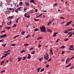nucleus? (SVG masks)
I'll return each instance as SVG.
<instances>
[{
  "instance_id": "obj_1",
  "label": "nucleus",
  "mask_w": 74,
  "mask_h": 74,
  "mask_svg": "<svg viewBox=\"0 0 74 74\" xmlns=\"http://www.w3.org/2000/svg\"><path fill=\"white\" fill-rule=\"evenodd\" d=\"M40 32H41L45 33L46 30L45 29V27L43 26L42 27L40 28Z\"/></svg>"
},
{
  "instance_id": "obj_2",
  "label": "nucleus",
  "mask_w": 74,
  "mask_h": 74,
  "mask_svg": "<svg viewBox=\"0 0 74 74\" xmlns=\"http://www.w3.org/2000/svg\"><path fill=\"white\" fill-rule=\"evenodd\" d=\"M72 32H69V33H68V35H69V37H70L72 36L73 35V34H72Z\"/></svg>"
},
{
  "instance_id": "obj_3",
  "label": "nucleus",
  "mask_w": 74,
  "mask_h": 74,
  "mask_svg": "<svg viewBox=\"0 0 74 74\" xmlns=\"http://www.w3.org/2000/svg\"><path fill=\"white\" fill-rule=\"evenodd\" d=\"M52 49V48H51V49H50V53H51V55H53V51Z\"/></svg>"
},
{
  "instance_id": "obj_4",
  "label": "nucleus",
  "mask_w": 74,
  "mask_h": 74,
  "mask_svg": "<svg viewBox=\"0 0 74 74\" xmlns=\"http://www.w3.org/2000/svg\"><path fill=\"white\" fill-rule=\"evenodd\" d=\"M49 58L47 56H44V58L46 60H48V59H49Z\"/></svg>"
},
{
  "instance_id": "obj_5",
  "label": "nucleus",
  "mask_w": 74,
  "mask_h": 74,
  "mask_svg": "<svg viewBox=\"0 0 74 74\" xmlns=\"http://www.w3.org/2000/svg\"><path fill=\"white\" fill-rule=\"evenodd\" d=\"M6 36H7V35H6V34H4V35H3L2 36H1L0 37L1 38H4Z\"/></svg>"
},
{
  "instance_id": "obj_6",
  "label": "nucleus",
  "mask_w": 74,
  "mask_h": 74,
  "mask_svg": "<svg viewBox=\"0 0 74 74\" xmlns=\"http://www.w3.org/2000/svg\"><path fill=\"white\" fill-rule=\"evenodd\" d=\"M34 2H35V1L33 0H31L30 1V3H33V4H35L36 3Z\"/></svg>"
},
{
  "instance_id": "obj_7",
  "label": "nucleus",
  "mask_w": 74,
  "mask_h": 74,
  "mask_svg": "<svg viewBox=\"0 0 74 74\" xmlns=\"http://www.w3.org/2000/svg\"><path fill=\"white\" fill-rule=\"evenodd\" d=\"M27 58L28 59H30V58H31V56L29 54H28Z\"/></svg>"
},
{
  "instance_id": "obj_8",
  "label": "nucleus",
  "mask_w": 74,
  "mask_h": 74,
  "mask_svg": "<svg viewBox=\"0 0 74 74\" xmlns=\"http://www.w3.org/2000/svg\"><path fill=\"white\" fill-rule=\"evenodd\" d=\"M47 32H50V33L52 32V31L49 29H47Z\"/></svg>"
},
{
  "instance_id": "obj_9",
  "label": "nucleus",
  "mask_w": 74,
  "mask_h": 74,
  "mask_svg": "<svg viewBox=\"0 0 74 74\" xmlns=\"http://www.w3.org/2000/svg\"><path fill=\"white\" fill-rule=\"evenodd\" d=\"M13 18H14V16H10L8 18V20H9L10 19H12Z\"/></svg>"
},
{
  "instance_id": "obj_10",
  "label": "nucleus",
  "mask_w": 74,
  "mask_h": 74,
  "mask_svg": "<svg viewBox=\"0 0 74 74\" xmlns=\"http://www.w3.org/2000/svg\"><path fill=\"white\" fill-rule=\"evenodd\" d=\"M21 60H22V58H18V62L20 61Z\"/></svg>"
},
{
  "instance_id": "obj_11",
  "label": "nucleus",
  "mask_w": 74,
  "mask_h": 74,
  "mask_svg": "<svg viewBox=\"0 0 74 74\" xmlns=\"http://www.w3.org/2000/svg\"><path fill=\"white\" fill-rule=\"evenodd\" d=\"M25 31H23L21 32V34H22V35H23L25 34Z\"/></svg>"
},
{
  "instance_id": "obj_12",
  "label": "nucleus",
  "mask_w": 74,
  "mask_h": 74,
  "mask_svg": "<svg viewBox=\"0 0 74 74\" xmlns=\"http://www.w3.org/2000/svg\"><path fill=\"white\" fill-rule=\"evenodd\" d=\"M74 58V56H73V57H72V58H71V59H70V60H69V61H68V62H69V61H71V60H72Z\"/></svg>"
},
{
  "instance_id": "obj_13",
  "label": "nucleus",
  "mask_w": 74,
  "mask_h": 74,
  "mask_svg": "<svg viewBox=\"0 0 74 74\" xmlns=\"http://www.w3.org/2000/svg\"><path fill=\"white\" fill-rule=\"evenodd\" d=\"M9 55V53H6L5 54V55H4V56H7Z\"/></svg>"
},
{
  "instance_id": "obj_14",
  "label": "nucleus",
  "mask_w": 74,
  "mask_h": 74,
  "mask_svg": "<svg viewBox=\"0 0 74 74\" xmlns=\"http://www.w3.org/2000/svg\"><path fill=\"white\" fill-rule=\"evenodd\" d=\"M72 22V21H71L67 23V25H69L71 24V23Z\"/></svg>"
},
{
  "instance_id": "obj_15",
  "label": "nucleus",
  "mask_w": 74,
  "mask_h": 74,
  "mask_svg": "<svg viewBox=\"0 0 74 74\" xmlns=\"http://www.w3.org/2000/svg\"><path fill=\"white\" fill-rule=\"evenodd\" d=\"M37 40H40V39H42V37H39L38 38H37Z\"/></svg>"
},
{
  "instance_id": "obj_16",
  "label": "nucleus",
  "mask_w": 74,
  "mask_h": 74,
  "mask_svg": "<svg viewBox=\"0 0 74 74\" xmlns=\"http://www.w3.org/2000/svg\"><path fill=\"white\" fill-rule=\"evenodd\" d=\"M38 31V28H36L35 29H34V31L35 32H37Z\"/></svg>"
},
{
  "instance_id": "obj_17",
  "label": "nucleus",
  "mask_w": 74,
  "mask_h": 74,
  "mask_svg": "<svg viewBox=\"0 0 74 74\" xmlns=\"http://www.w3.org/2000/svg\"><path fill=\"white\" fill-rule=\"evenodd\" d=\"M65 48V46H62L60 47V49H64Z\"/></svg>"
},
{
  "instance_id": "obj_18",
  "label": "nucleus",
  "mask_w": 74,
  "mask_h": 74,
  "mask_svg": "<svg viewBox=\"0 0 74 74\" xmlns=\"http://www.w3.org/2000/svg\"><path fill=\"white\" fill-rule=\"evenodd\" d=\"M26 57H23V58H22V59L23 60H25V59H26Z\"/></svg>"
},
{
  "instance_id": "obj_19",
  "label": "nucleus",
  "mask_w": 74,
  "mask_h": 74,
  "mask_svg": "<svg viewBox=\"0 0 74 74\" xmlns=\"http://www.w3.org/2000/svg\"><path fill=\"white\" fill-rule=\"evenodd\" d=\"M6 56H3V57L2 58H1L0 59V60L2 59L4 57H6Z\"/></svg>"
},
{
  "instance_id": "obj_20",
  "label": "nucleus",
  "mask_w": 74,
  "mask_h": 74,
  "mask_svg": "<svg viewBox=\"0 0 74 74\" xmlns=\"http://www.w3.org/2000/svg\"><path fill=\"white\" fill-rule=\"evenodd\" d=\"M43 58H42V57L40 58V60H39V61L40 62H41V61L42 60H43Z\"/></svg>"
},
{
  "instance_id": "obj_21",
  "label": "nucleus",
  "mask_w": 74,
  "mask_h": 74,
  "mask_svg": "<svg viewBox=\"0 0 74 74\" xmlns=\"http://www.w3.org/2000/svg\"><path fill=\"white\" fill-rule=\"evenodd\" d=\"M23 4V3L22 2H20V3H19V5H20V6L22 5V4Z\"/></svg>"
},
{
  "instance_id": "obj_22",
  "label": "nucleus",
  "mask_w": 74,
  "mask_h": 74,
  "mask_svg": "<svg viewBox=\"0 0 74 74\" xmlns=\"http://www.w3.org/2000/svg\"><path fill=\"white\" fill-rule=\"evenodd\" d=\"M19 19H20V18H17V19H16V23H18V20Z\"/></svg>"
},
{
  "instance_id": "obj_23",
  "label": "nucleus",
  "mask_w": 74,
  "mask_h": 74,
  "mask_svg": "<svg viewBox=\"0 0 74 74\" xmlns=\"http://www.w3.org/2000/svg\"><path fill=\"white\" fill-rule=\"evenodd\" d=\"M44 70V68L42 69H41V70L40 71V72H41L42 71H43Z\"/></svg>"
},
{
  "instance_id": "obj_24",
  "label": "nucleus",
  "mask_w": 74,
  "mask_h": 74,
  "mask_svg": "<svg viewBox=\"0 0 74 74\" xmlns=\"http://www.w3.org/2000/svg\"><path fill=\"white\" fill-rule=\"evenodd\" d=\"M25 52V50H22V51H21V53H23V52Z\"/></svg>"
},
{
  "instance_id": "obj_25",
  "label": "nucleus",
  "mask_w": 74,
  "mask_h": 74,
  "mask_svg": "<svg viewBox=\"0 0 74 74\" xmlns=\"http://www.w3.org/2000/svg\"><path fill=\"white\" fill-rule=\"evenodd\" d=\"M41 69V68H39L38 69V70H37V72H38L40 71V70Z\"/></svg>"
},
{
  "instance_id": "obj_26",
  "label": "nucleus",
  "mask_w": 74,
  "mask_h": 74,
  "mask_svg": "<svg viewBox=\"0 0 74 74\" xmlns=\"http://www.w3.org/2000/svg\"><path fill=\"white\" fill-rule=\"evenodd\" d=\"M16 27V24H14V25H13V27Z\"/></svg>"
},
{
  "instance_id": "obj_27",
  "label": "nucleus",
  "mask_w": 74,
  "mask_h": 74,
  "mask_svg": "<svg viewBox=\"0 0 74 74\" xmlns=\"http://www.w3.org/2000/svg\"><path fill=\"white\" fill-rule=\"evenodd\" d=\"M11 51V50H8L7 51H4V53H7V52H8L10 51Z\"/></svg>"
},
{
  "instance_id": "obj_28",
  "label": "nucleus",
  "mask_w": 74,
  "mask_h": 74,
  "mask_svg": "<svg viewBox=\"0 0 74 74\" xmlns=\"http://www.w3.org/2000/svg\"><path fill=\"white\" fill-rule=\"evenodd\" d=\"M34 21H39V20H40V19H34Z\"/></svg>"
},
{
  "instance_id": "obj_29",
  "label": "nucleus",
  "mask_w": 74,
  "mask_h": 74,
  "mask_svg": "<svg viewBox=\"0 0 74 74\" xmlns=\"http://www.w3.org/2000/svg\"><path fill=\"white\" fill-rule=\"evenodd\" d=\"M29 45L28 44H24V46H28Z\"/></svg>"
},
{
  "instance_id": "obj_30",
  "label": "nucleus",
  "mask_w": 74,
  "mask_h": 74,
  "mask_svg": "<svg viewBox=\"0 0 74 74\" xmlns=\"http://www.w3.org/2000/svg\"><path fill=\"white\" fill-rule=\"evenodd\" d=\"M69 50H71V51H73L74 50V49H71L70 48L69 49Z\"/></svg>"
},
{
  "instance_id": "obj_31",
  "label": "nucleus",
  "mask_w": 74,
  "mask_h": 74,
  "mask_svg": "<svg viewBox=\"0 0 74 74\" xmlns=\"http://www.w3.org/2000/svg\"><path fill=\"white\" fill-rule=\"evenodd\" d=\"M71 63H70V64L68 65L67 66H65V67H69V66H71Z\"/></svg>"
},
{
  "instance_id": "obj_32",
  "label": "nucleus",
  "mask_w": 74,
  "mask_h": 74,
  "mask_svg": "<svg viewBox=\"0 0 74 74\" xmlns=\"http://www.w3.org/2000/svg\"><path fill=\"white\" fill-rule=\"evenodd\" d=\"M9 61L10 62H11L12 61V58H11L9 59Z\"/></svg>"
},
{
  "instance_id": "obj_33",
  "label": "nucleus",
  "mask_w": 74,
  "mask_h": 74,
  "mask_svg": "<svg viewBox=\"0 0 74 74\" xmlns=\"http://www.w3.org/2000/svg\"><path fill=\"white\" fill-rule=\"evenodd\" d=\"M69 39L67 38H65L64 39V40L65 41H67Z\"/></svg>"
},
{
  "instance_id": "obj_34",
  "label": "nucleus",
  "mask_w": 74,
  "mask_h": 74,
  "mask_svg": "<svg viewBox=\"0 0 74 74\" xmlns=\"http://www.w3.org/2000/svg\"><path fill=\"white\" fill-rule=\"evenodd\" d=\"M42 46V45H38V48H40Z\"/></svg>"
},
{
  "instance_id": "obj_35",
  "label": "nucleus",
  "mask_w": 74,
  "mask_h": 74,
  "mask_svg": "<svg viewBox=\"0 0 74 74\" xmlns=\"http://www.w3.org/2000/svg\"><path fill=\"white\" fill-rule=\"evenodd\" d=\"M64 33L65 34H67V33H69V31H65L64 32Z\"/></svg>"
},
{
  "instance_id": "obj_36",
  "label": "nucleus",
  "mask_w": 74,
  "mask_h": 74,
  "mask_svg": "<svg viewBox=\"0 0 74 74\" xmlns=\"http://www.w3.org/2000/svg\"><path fill=\"white\" fill-rule=\"evenodd\" d=\"M4 62H5L4 61H2L1 62V65Z\"/></svg>"
},
{
  "instance_id": "obj_37",
  "label": "nucleus",
  "mask_w": 74,
  "mask_h": 74,
  "mask_svg": "<svg viewBox=\"0 0 74 74\" xmlns=\"http://www.w3.org/2000/svg\"><path fill=\"white\" fill-rule=\"evenodd\" d=\"M51 60H52V58H50V59H49V60H48V61H47V62H49Z\"/></svg>"
},
{
  "instance_id": "obj_38",
  "label": "nucleus",
  "mask_w": 74,
  "mask_h": 74,
  "mask_svg": "<svg viewBox=\"0 0 74 74\" xmlns=\"http://www.w3.org/2000/svg\"><path fill=\"white\" fill-rule=\"evenodd\" d=\"M61 18H62V19H65V18L64 17H60V19H61Z\"/></svg>"
},
{
  "instance_id": "obj_39",
  "label": "nucleus",
  "mask_w": 74,
  "mask_h": 74,
  "mask_svg": "<svg viewBox=\"0 0 74 74\" xmlns=\"http://www.w3.org/2000/svg\"><path fill=\"white\" fill-rule=\"evenodd\" d=\"M18 36H19V35H16V36L14 37V38H13V39H14V38H16V37H18Z\"/></svg>"
},
{
  "instance_id": "obj_40",
  "label": "nucleus",
  "mask_w": 74,
  "mask_h": 74,
  "mask_svg": "<svg viewBox=\"0 0 74 74\" xmlns=\"http://www.w3.org/2000/svg\"><path fill=\"white\" fill-rule=\"evenodd\" d=\"M5 72V71H4V70L3 71H1V72H0V73H3Z\"/></svg>"
},
{
  "instance_id": "obj_41",
  "label": "nucleus",
  "mask_w": 74,
  "mask_h": 74,
  "mask_svg": "<svg viewBox=\"0 0 74 74\" xmlns=\"http://www.w3.org/2000/svg\"><path fill=\"white\" fill-rule=\"evenodd\" d=\"M35 52V51H34L33 52H31V54H34Z\"/></svg>"
},
{
  "instance_id": "obj_42",
  "label": "nucleus",
  "mask_w": 74,
  "mask_h": 74,
  "mask_svg": "<svg viewBox=\"0 0 74 74\" xmlns=\"http://www.w3.org/2000/svg\"><path fill=\"white\" fill-rule=\"evenodd\" d=\"M25 18H30V16H25Z\"/></svg>"
},
{
  "instance_id": "obj_43",
  "label": "nucleus",
  "mask_w": 74,
  "mask_h": 74,
  "mask_svg": "<svg viewBox=\"0 0 74 74\" xmlns=\"http://www.w3.org/2000/svg\"><path fill=\"white\" fill-rule=\"evenodd\" d=\"M59 40H60V39H58V40H57L56 41V43H58V42H59Z\"/></svg>"
},
{
  "instance_id": "obj_44",
  "label": "nucleus",
  "mask_w": 74,
  "mask_h": 74,
  "mask_svg": "<svg viewBox=\"0 0 74 74\" xmlns=\"http://www.w3.org/2000/svg\"><path fill=\"white\" fill-rule=\"evenodd\" d=\"M6 45V44H4L3 45H2V46H3L4 47H5Z\"/></svg>"
},
{
  "instance_id": "obj_45",
  "label": "nucleus",
  "mask_w": 74,
  "mask_h": 74,
  "mask_svg": "<svg viewBox=\"0 0 74 74\" xmlns=\"http://www.w3.org/2000/svg\"><path fill=\"white\" fill-rule=\"evenodd\" d=\"M30 36L29 35H27V36L25 37V38H27L28 37H29Z\"/></svg>"
},
{
  "instance_id": "obj_46",
  "label": "nucleus",
  "mask_w": 74,
  "mask_h": 74,
  "mask_svg": "<svg viewBox=\"0 0 74 74\" xmlns=\"http://www.w3.org/2000/svg\"><path fill=\"white\" fill-rule=\"evenodd\" d=\"M49 64H47L46 66V68H48V67H49Z\"/></svg>"
},
{
  "instance_id": "obj_47",
  "label": "nucleus",
  "mask_w": 74,
  "mask_h": 74,
  "mask_svg": "<svg viewBox=\"0 0 74 74\" xmlns=\"http://www.w3.org/2000/svg\"><path fill=\"white\" fill-rule=\"evenodd\" d=\"M15 45H16V44H13L12 45H11V46H13L14 47L15 46Z\"/></svg>"
},
{
  "instance_id": "obj_48",
  "label": "nucleus",
  "mask_w": 74,
  "mask_h": 74,
  "mask_svg": "<svg viewBox=\"0 0 74 74\" xmlns=\"http://www.w3.org/2000/svg\"><path fill=\"white\" fill-rule=\"evenodd\" d=\"M73 47V45H71L70 46V48H72Z\"/></svg>"
},
{
  "instance_id": "obj_49",
  "label": "nucleus",
  "mask_w": 74,
  "mask_h": 74,
  "mask_svg": "<svg viewBox=\"0 0 74 74\" xmlns=\"http://www.w3.org/2000/svg\"><path fill=\"white\" fill-rule=\"evenodd\" d=\"M9 11H11L12 10H14L13 9H12L11 8H9Z\"/></svg>"
},
{
  "instance_id": "obj_50",
  "label": "nucleus",
  "mask_w": 74,
  "mask_h": 74,
  "mask_svg": "<svg viewBox=\"0 0 74 74\" xmlns=\"http://www.w3.org/2000/svg\"><path fill=\"white\" fill-rule=\"evenodd\" d=\"M11 29V27H8V29L9 30Z\"/></svg>"
},
{
  "instance_id": "obj_51",
  "label": "nucleus",
  "mask_w": 74,
  "mask_h": 74,
  "mask_svg": "<svg viewBox=\"0 0 74 74\" xmlns=\"http://www.w3.org/2000/svg\"><path fill=\"white\" fill-rule=\"evenodd\" d=\"M64 52H65V51H62V54H64Z\"/></svg>"
},
{
  "instance_id": "obj_52",
  "label": "nucleus",
  "mask_w": 74,
  "mask_h": 74,
  "mask_svg": "<svg viewBox=\"0 0 74 74\" xmlns=\"http://www.w3.org/2000/svg\"><path fill=\"white\" fill-rule=\"evenodd\" d=\"M33 49V47H32L31 48H30V49H29V51H30L32 50Z\"/></svg>"
},
{
  "instance_id": "obj_53",
  "label": "nucleus",
  "mask_w": 74,
  "mask_h": 74,
  "mask_svg": "<svg viewBox=\"0 0 74 74\" xmlns=\"http://www.w3.org/2000/svg\"><path fill=\"white\" fill-rule=\"evenodd\" d=\"M57 3H56L55 4H54V5H53V6H57Z\"/></svg>"
},
{
  "instance_id": "obj_54",
  "label": "nucleus",
  "mask_w": 74,
  "mask_h": 74,
  "mask_svg": "<svg viewBox=\"0 0 74 74\" xmlns=\"http://www.w3.org/2000/svg\"><path fill=\"white\" fill-rule=\"evenodd\" d=\"M69 30H70L71 31H72L73 30V29L72 28H71L70 29H69Z\"/></svg>"
},
{
  "instance_id": "obj_55",
  "label": "nucleus",
  "mask_w": 74,
  "mask_h": 74,
  "mask_svg": "<svg viewBox=\"0 0 74 74\" xmlns=\"http://www.w3.org/2000/svg\"><path fill=\"white\" fill-rule=\"evenodd\" d=\"M24 16H27V14L26 13H25Z\"/></svg>"
},
{
  "instance_id": "obj_56",
  "label": "nucleus",
  "mask_w": 74,
  "mask_h": 74,
  "mask_svg": "<svg viewBox=\"0 0 74 74\" xmlns=\"http://www.w3.org/2000/svg\"><path fill=\"white\" fill-rule=\"evenodd\" d=\"M38 11V10L37 9H36L35 10V12H36Z\"/></svg>"
},
{
  "instance_id": "obj_57",
  "label": "nucleus",
  "mask_w": 74,
  "mask_h": 74,
  "mask_svg": "<svg viewBox=\"0 0 74 74\" xmlns=\"http://www.w3.org/2000/svg\"><path fill=\"white\" fill-rule=\"evenodd\" d=\"M18 11H21V8H18Z\"/></svg>"
},
{
  "instance_id": "obj_58",
  "label": "nucleus",
  "mask_w": 74,
  "mask_h": 74,
  "mask_svg": "<svg viewBox=\"0 0 74 74\" xmlns=\"http://www.w3.org/2000/svg\"><path fill=\"white\" fill-rule=\"evenodd\" d=\"M5 32V31H1V33H4Z\"/></svg>"
},
{
  "instance_id": "obj_59",
  "label": "nucleus",
  "mask_w": 74,
  "mask_h": 74,
  "mask_svg": "<svg viewBox=\"0 0 74 74\" xmlns=\"http://www.w3.org/2000/svg\"><path fill=\"white\" fill-rule=\"evenodd\" d=\"M29 5V3H26V5L27 6H28Z\"/></svg>"
},
{
  "instance_id": "obj_60",
  "label": "nucleus",
  "mask_w": 74,
  "mask_h": 74,
  "mask_svg": "<svg viewBox=\"0 0 74 74\" xmlns=\"http://www.w3.org/2000/svg\"><path fill=\"white\" fill-rule=\"evenodd\" d=\"M46 56H47L48 57H49V55H48V54L47 53H46Z\"/></svg>"
},
{
  "instance_id": "obj_61",
  "label": "nucleus",
  "mask_w": 74,
  "mask_h": 74,
  "mask_svg": "<svg viewBox=\"0 0 74 74\" xmlns=\"http://www.w3.org/2000/svg\"><path fill=\"white\" fill-rule=\"evenodd\" d=\"M15 12H16V13H18V10H15Z\"/></svg>"
},
{
  "instance_id": "obj_62",
  "label": "nucleus",
  "mask_w": 74,
  "mask_h": 74,
  "mask_svg": "<svg viewBox=\"0 0 74 74\" xmlns=\"http://www.w3.org/2000/svg\"><path fill=\"white\" fill-rule=\"evenodd\" d=\"M11 23H12V21L11 20H10V21L9 23L11 24Z\"/></svg>"
},
{
  "instance_id": "obj_63",
  "label": "nucleus",
  "mask_w": 74,
  "mask_h": 74,
  "mask_svg": "<svg viewBox=\"0 0 74 74\" xmlns=\"http://www.w3.org/2000/svg\"><path fill=\"white\" fill-rule=\"evenodd\" d=\"M13 11H12V12L13 13L14 12V11L15 10V9H14L13 10Z\"/></svg>"
},
{
  "instance_id": "obj_64",
  "label": "nucleus",
  "mask_w": 74,
  "mask_h": 74,
  "mask_svg": "<svg viewBox=\"0 0 74 74\" xmlns=\"http://www.w3.org/2000/svg\"><path fill=\"white\" fill-rule=\"evenodd\" d=\"M56 34H54V35H53V37H56Z\"/></svg>"
}]
</instances>
